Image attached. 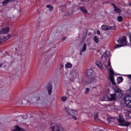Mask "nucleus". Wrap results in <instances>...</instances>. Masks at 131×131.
<instances>
[{"label":"nucleus","instance_id":"a878e982","mask_svg":"<svg viewBox=\"0 0 131 131\" xmlns=\"http://www.w3.org/2000/svg\"><path fill=\"white\" fill-rule=\"evenodd\" d=\"M117 19L119 22H122V20H123L122 16H118Z\"/></svg>","mask_w":131,"mask_h":131},{"label":"nucleus","instance_id":"5701e85b","mask_svg":"<svg viewBox=\"0 0 131 131\" xmlns=\"http://www.w3.org/2000/svg\"><path fill=\"white\" fill-rule=\"evenodd\" d=\"M11 35H9L8 36H4L3 40L2 41H6V40H8V39H10V37Z\"/></svg>","mask_w":131,"mask_h":131},{"label":"nucleus","instance_id":"ea45409f","mask_svg":"<svg viewBox=\"0 0 131 131\" xmlns=\"http://www.w3.org/2000/svg\"><path fill=\"white\" fill-rule=\"evenodd\" d=\"M129 6H131V3L129 4Z\"/></svg>","mask_w":131,"mask_h":131},{"label":"nucleus","instance_id":"c756f323","mask_svg":"<svg viewBox=\"0 0 131 131\" xmlns=\"http://www.w3.org/2000/svg\"><path fill=\"white\" fill-rule=\"evenodd\" d=\"M89 92H90V88H86V90H85V93L86 94H88L89 93Z\"/></svg>","mask_w":131,"mask_h":131},{"label":"nucleus","instance_id":"20e7f679","mask_svg":"<svg viewBox=\"0 0 131 131\" xmlns=\"http://www.w3.org/2000/svg\"><path fill=\"white\" fill-rule=\"evenodd\" d=\"M50 130L52 131H66L63 127L59 124H57L54 126H52L50 127Z\"/></svg>","mask_w":131,"mask_h":131},{"label":"nucleus","instance_id":"e433bc0d","mask_svg":"<svg viewBox=\"0 0 131 131\" xmlns=\"http://www.w3.org/2000/svg\"><path fill=\"white\" fill-rule=\"evenodd\" d=\"M25 117H26V118H25V119H26V118H27V116H28L27 115H25Z\"/></svg>","mask_w":131,"mask_h":131},{"label":"nucleus","instance_id":"f3484780","mask_svg":"<svg viewBox=\"0 0 131 131\" xmlns=\"http://www.w3.org/2000/svg\"><path fill=\"white\" fill-rule=\"evenodd\" d=\"M13 131H25L24 129L20 128L18 126H14V129H13Z\"/></svg>","mask_w":131,"mask_h":131},{"label":"nucleus","instance_id":"412c9836","mask_svg":"<svg viewBox=\"0 0 131 131\" xmlns=\"http://www.w3.org/2000/svg\"><path fill=\"white\" fill-rule=\"evenodd\" d=\"M73 78L72 79V80H73V79H75V78H77V77H78L79 76L78 73H73Z\"/></svg>","mask_w":131,"mask_h":131},{"label":"nucleus","instance_id":"aec40b11","mask_svg":"<svg viewBox=\"0 0 131 131\" xmlns=\"http://www.w3.org/2000/svg\"><path fill=\"white\" fill-rule=\"evenodd\" d=\"M96 66L97 67H99L100 69H103V66H102V64H101V62L100 61H97L96 62Z\"/></svg>","mask_w":131,"mask_h":131},{"label":"nucleus","instance_id":"39448f33","mask_svg":"<svg viewBox=\"0 0 131 131\" xmlns=\"http://www.w3.org/2000/svg\"><path fill=\"white\" fill-rule=\"evenodd\" d=\"M125 103L127 107L130 108L131 107V94L127 95L124 98Z\"/></svg>","mask_w":131,"mask_h":131},{"label":"nucleus","instance_id":"393cba45","mask_svg":"<svg viewBox=\"0 0 131 131\" xmlns=\"http://www.w3.org/2000/svg\"><path fill=\"white\" fill-rule=\"evenodd\" d=\"M80 10L83 13H88V10H86L84 7H80Z\"/></svg>","mask_w":131,"mask_h":131},{"label":"nucleus","instance_id":"4be33fe9","mask_svg":"<svg viewBox=\"0 0 131 131\" xmlns=\"http://www.w3.org/2000/svg\"><path fill=\"white\" fill-rule=\"evenodd\" d=\"M12 2V1H11L10 0H5V1H3L2 2L3 6H7V5H8V4H9V2Z\"/></svg>","mask_w":131,"mask_h":131},{"label":"nucleus","instance_id":"f257e3e1","mask_svg":"<svg viewBox=\"0 0 131 131\" xmlns=\"http://www.w3.org/2000/svg\"><path fill=\"white\" fill-rule=\"evenodd\" d=\"M114 92L116 93L115 94H110V95H106L103 97L100 101H112L115 100L116 98H121L122 97V93H121V90L118 88V87L116 86L114 88Z\"/></svg>","mask_w":131,"mask_h":131},{"label":"nucleus","instance_id":"dca6fc26","mask_svg":"<svg viewBox=\"0 0 131 131\" xmlns=\"http://www.w3.org/2000/svg\"><path fill=\"white\" fill-rule=\"evenodd\" d=\"M72 66H73V65L71 63L67 62L65 64L64 67H65L66 69H70L72 68Z\"/></svg>","mask_w":131,"mask_h":131},{"label":"nucleus","instance_id":"423d86ee","mask_svg":"<svg viewBox=\"0 0 131 131\" xmlns=\"http://www.w3.org/2000/svg\"><path fill=\"white\" fill-rule=\"evenodd\" d=\"M108 70L110 74L109 76L110 81H111L113 84L116 85L115 82H114V72H113V70H112L111 68H110Z\"/></svg>","mask_w":131,"mask_h":131},{"label":"nucleus","instance_id":"7c9ffc66","mask_svg":"<svg viewBox=\"0 0 131 131\" xmlns=\"http://www.w3.org/2000/svg\"><path fill=\"white\" fill-rule=\"evenodd\" d=\"M72 118H73V119L75 120H77V117L76 116H73Z\"/></svg>","mask_w":131,"mask_h":131},{"label":"nucleus","instance_id":"1a4fd4ad","mask_svg":"<svg viewBox=\"0 0 131 131\" xmlns=\"http://www.w3.org/2000/svg\"><path fill=\"white\" fill-rule=\"evenodd\" d=\"M65 110L66 112H67V113L69 114V115H71L72 116L77 114V111L73 110L71 108H66Z\"/></svg>","mask_w":131,"mask_h":131},{"label":"nucleus","instance_id":"473e14b6","mask_svg":"<svg viewBox=\"0 0 131 131\" xmlns=\"http://www.w3.org/2000/svg\"><path fill=\"white\" fill-rule=\"evenodd\" d=\"M127 76L129 78V79H131V75H127Z\"/></svg>","mask_w":131,"mask_h":131},{"label":"nucleus","instance_id":"4c0bfd02","mask_svg":"<svg viewBox=\"0 0 131 131\" xmlns=\"http://www.w3.org/2000/svg\"><path fill=\"white\" fill-rule=\"evenodd\" d=\"M3 63H0V67H2L3 66Z\"/></svg>","mask_w":131,"mask_h":131},{"label":"nucleus","instance_id":"7ed1b4c3","mask_svg":"<svg viewBox=\"0 0 131 131\" xmlns=\"http://www.w3.org/2000/svg\"><path fill=\"white\" fill-rule=\"evenodd\" d=\"M117 42L121 45L116 44L115 46V49L121 48V47H123L124 46H126V37L123 36L121 38H120L117 40Z\"/></svg>","mask_w":131,"mask_h":131},{"label":"nucleus","instance_id":"f8f14e48","mask_svg":"<svg viewBox=\"0 0 131 131\" xmlns=\"http://www.w3.org/2000/svg\"><path fill=\"white\" fill-rule=\"evenodd\" d=\"M101 29L104 31H106L107 30H115V28L113 27H108L106 25H103L101 26Z\"/></svg>","mask_w":131,"mask_h":131},{"label":"nucleus","instance_id":"4468645a","mask_svg":"<svg viewBox=\"0 0 131 131\" xmlns=\"http://www.w3.org/2000/svg\"><path fill=\"white\" fill-rule=\"evenodd\" d=\"M86 51V44L85 43H83L82 48H81L80 51V55L82 56V54L84 53Z\"/></svg>","mask_w":131,"mask_h":131},{"label":"nucleus","instance_id":"c85d7f7f","mask_svg":"<svg viewBox=\"0 0 131 131\" xmlns=\"http://www.w3.org/2000/svg\"><path fill=\"white\" fill-rule=\"evenodd\" d=\"M127 84H128L129 85L131 84V79L127 81Z\"/></svg>","mask_w":131,"mask_h":131},{"label":"nucleus","instance_id":"0eeeda50","mask_svg":"<svg viewBox=\"0 0 131 131\" xmlns=\"http://www.w3.org/2000/svg\"><path fill=\"white\" fill-rule=\"evenodd\" d=\"M119 125H121V126H128V125H130V123L128 122L124 121V119L119 118L118 119Z\"/></svg>","mask_w":131,"mask_h":131},{"label":"nucleus","instance_id":"58836bf2","mask_svg":"<svg viewBox=\"0 0 131 131\" xmlns=\"http://www.w3.org/2000/svg\"><path fill=\"white\" fill-rule=\"evenodd\" d=\"M48 2H51V0H47Z\"/></svg>","mask_w":131,"mask_h":131},{"label":"nucleus","instance_id":"a211bd4d","mask_svg":"<svg viewBox=\"0 0 131 131\" xmlns=\"http://www.w3.org/2000/svg\"><path fill=\"white\" fill-rule=\"evenodd\" d=\"M122 81H123V78L122 77H119L117 81L118 84H119V83L122 82Z\"/></svg>","mask_w":131,"mask_h":131},{"label":"nucleus","instance_id":"2f4dec72","mask_svg":"<svg viewBox=\"0 0 131 131\" xmlns=\"http://www.w3.org/2000/svg\"><path fill=\"white\" fill-rule=\"evenodd\" d=\"M126 114H128V115H129L130 113V112H129L128 111H126Z\"/></svg>","mask_w":131,"mask_h":131},{"label":"nucleus","instance_id":"9d476101","mask_svg":"<svg viewBox=\"0 0 131 131\" xmlns=\"http://www.w3.org/2000/svg\"><path fill=\"white\" fill-rule=\"evenodd\" d=\"M46 89L48 91V94L51 95L52 93H53V84L52 83V82H49L48 83Z\"/></svg>","mask_w":131,"mask_h":131},{"label":"nucleus","instance_id":"f03ea898","mask_svg":"<svg viewBox=\"0 0 131 131\" xmlns=\"http://www.w3.org/2000/svg\"><path fill=\"white\" fill-rule=\"evenodd\" d=\"M45 100V95L41 92H38L35 95H33L27 99V102L29 104H35L39 101Z\"/></svg>","mask_w":131,"mask_h":131},{"label":"nucleus","instance_id":"bb28decb","mask_svg":"<svg viewBox=\"0 0 131 131\" xmlns=\"http://www.w3.org/2000/svg\"><path fill=\"white\" fill-rule=\"evenodd\" d=\"M67 100V97H61V100L62 101V102H65V101H66Z\"/></svg>","mask_w":131,"mask_h":131},{"label":"nucleus","instance_id":"6ab92c4d","mask_svg":"<svg viewBox=\"0 0 131 131\" xmlns=\"http://www.w3.org/2000/svg\"><path fill=\"white\" fill-rule=\"evenodd\" d=\"M46 7L47 8V9H49L50 12H52V11H53V10H54V7H53L51 5H47L46 6Z\"/></svg>","mask_w":131,"mask_h":131},{"label":"nucleus","instance_id":"f704fd0d","mask_svg":"<svg viewBox=\"0 0 131 131\" xmlns=\"http://www.w3.org/2000/svg\"><path fill=\"white\" fill-rule=\"evenodd\" d=\"M97 117H98V114H97L96 116L95 117V120H97Z\"/></svg>","mask_w":131,"mask_h":131},{"label":"nucleus","instance_id":"72a5a7b5","mask_svg":"<svg viewBox=\"0 0 131 131\" xmlns=\"http://www.w3.org/2000/svg\"><path fill=\"white\" fill-rule=\"evenodd\" d=\"M97 34H99V35L101 34V32H100V31H97Z\"/></svg>","mask_w":131,"mask_h":131},{"label":"nucleus","instance_id":"c9c22d12","mask_svg":"<svg viewBox=\"0 0 131 131\" xmlns=\"http://www.w3.org/2000/svg\"><path fill=\"white\" fill-rule=\"evenodd\" d=\"M66 39V37H64L62 39V40H65Z\"/></svg>","mask_w":131,"mask_h":131},{"label":"nucleus","instance_id":"b1692460","mask_svg":"<svg viewBox=\"0 0 131 131\" xmlns=\"http://www.w3.org/2000/svg\"><path fill=\"white\" fill-rule=\"evenodd\" d=\"M93 39L96 43H98L99 42V38H98V37L96 36L94 37Z\"/></svg>","mask_w":131,"mask_h":131},{"label":"nucleus","instance_id":"cd10ccee","mask_svg":"<svg viewBox=\"0 0 131 131\" xmlns=\"http://www.w3.org/2000/svg\"><path fill=\"white\" fill-rule=\"evenodd\" d=\"M3 38H4V36H2L0 37V43L1 42H3V41H3L4 40Z\"/></svg>","mask_w":131,"mask_h":131},{"label":"nucleus","instance_id":"2eb2a0df","mask_svg":"<svg viewBox=\"0 0 131 131\" xmlns=\"http://www.w3.org/2000/svg\"><path fill=\"white\" fill-rule=\"evenodd\" d=\"M112 5L113 6L114 8V11H115V12H116V13H121V9L118 8V7H116V6H115V5L112 4Z\"/></svg>","mask_w":131,"mask_h":131},{"label":"nucleus","instance_id":"6e6552de","mask_svg":"<svg viewBox=\"0 0 131 131\" xmlns=\"http://www.w3.org/2000/svg\"><path fill=\"white\" fill-rule=\"evenodd\" d=\"M102 59L106 60L105 61H103V64L105 68H107V67L111 65V63H110V58H109V57L102 56Z\"/></svg>","mask_w":131,"mask_h":131},{"label":"nucleus","instance_id":"9b49d317","mask_svg":"<svg viewBox=\"0 0 131 131\" xmlns=\"http://www.w3.org/2000/svg\"><path fill=\"white\" fill-rule=\"evenodd\" d=\"M86 76L88 78H95L94 77V71L92 69H90L86 71Z\"/></svg>","mask_w":131,"mask_h":131},{"label":"nucleus","instance_id":"a19ab883","mask_svg":"<svg viewBox=\"0 0 131 131\" xmlns=\"http://www.w3.org/2000/svg\"><path fill=\"white\" fill-rule=\"evenodd\" d=\"M93 89H95V87H93Z\"/></svg>","mask_w":131,"mask_h":131},{"label":"nucleus","instance_id":"ddd939ff","mask_svg":"<svg viewBox=\"0 0 131 131\" xmlns=\"http://www.w3.org/2000/svg\"><path fill=\"white\" fill-rule=\"evenodd\" d=\"M9 32L10 29H9V28L6 27L0 30V34H7V33H8Z\"/></svg>","mask_w":131,"mask_h":131}]
</instances>
